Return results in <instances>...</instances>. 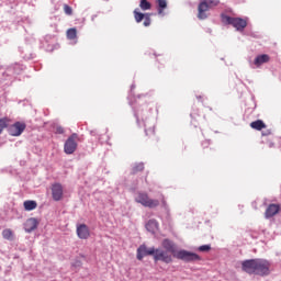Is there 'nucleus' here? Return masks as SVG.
Returning a JSON list of instances; mask_svg holds the SVG:
<instances>
[{"instance_id": "nucleus-1", "label": "nucleus", "mask_w": 281, "mask_h": 281, "mask_svg": "<svg viewBox=\"0 0 281 281\" xmlns=\"http://www.w3.org/2000/svg\"><path fill=\"white\" fill-rule=\"evenodd\" d=\"M161 247L165 249L164 254L171 256V258H177L178 260H183L184 262H196L201 260V256L188 250H177L175 241L170 239H164L161 241Z\"/></svg>"}, {"instance_id": "nucleus-2", "label": "nucleus", "mask_w": 281, "mask_h": 281, "mask_svg": "<svg viewBox=\"0 0 281 281\" xmlns=\"http://www.w3.org/2000/svg\"><path fill=\"white\" fill-rule=\"evenodd\" d=\"M146 256H153L155 262H165V265H170L172 262V255H168L164 252V249L150 247L148 248L146 245H140L137 248V260H144Z\"/></svg>"}, {"instance_id": "nucleus-3", "label": "nucleus", "mask_w": 281, "mask_h": 281, "mask_svg": "<svg viewBox=\"0 0 281 281\" xmlns=\"http://www.w3.org/2000/svg\"><path fill=\"white\" fill-rule=\"evenodd\" d=\"M271 263L265 259H248L243 261L241 269L246 273L255 276H269Z\"/></svg>"}, {"instance_id": "nucleus-4", "label": "nucleus", "mask_w": 281, "mask_h": 281, "mask_svg": "<svg viewBox=\"0 0 281 281\" xmlns=\"http://www.w3.org/2000/svg\"><path fill=\"white\" fill-rule=\"evenodd\" d=\"M221 1L218 0H203L198 5V19L200 21H204V19H207V11L210 8H216Z\"/></svg>"}, {"instance_id": "nucleus-5", "label": "nucleus", "mask_w": 281, "mask_h": 281, "mask_svg": "<svg viewBox=\"0 0 281 281\" xmlns=\"http://www.w3.org/2000/svg\"><path fill=\"white\" fill-rule=\"evenodd\" d=\"M136 203H140L144 207H149L150 210L159 207V200L150 199L148 193L139 192L136 196Z\"/></svg>"}, {"instance_id": "nucleus-6", "label": "nucleus", "mask_w": 281, "mask_h": 281, "mask_svg": "<svg viewBox=\"0 0 281 281\" xmlns=\"http://www.w3.org/2000/svg\"><path fill=\"white\" fill-rule=\"evenodd\" d=\"M77 148H78V134H72L67 138L64 145V153H66V155H74Z\"/></svg>"}, {"instance_id": "nucleus-7", "label": "nucleus", "mask_w": 281, "mask_h": 281, "mask_svg": "<svg viewBox=\"0 0 281 281\" xmlns=\"http://www.w3.org/2000/svg\"><path fill=\"white\" fill-rule=\"evenodd\" d=\"M224 21L228 23V25H233V27H236L238 31L245 30L247 27V21L240 19V18H232V16H225Z\"/></svg>"}, {"instance_id": "nucleus-8", "label": "nucleus", "mask_w": 281, "mask_h": 281, "mask_svg": "<svg viewBox=\"0 0 281 281\" xmlns=\"http://www.w3.org/2000/svg\"><path fill=\"white\" fill-rule=\"evenodd\" d=\"M77 236L81 240H87L89 236H91V232L89 231V226L87 224L77 225Z\"/></svg>"}, {"instance_id": "nucleus-9", "label": "nucleus", "mask_w": 281, "mask_h": 281, "mask_svg": "<svg viewBox=\"0 0 281 281\" xmlns=\"http://www.w3.org/2000/svg\"><path fill=\"white\" fill-rule=\"evenodd\" d=\"M25 131V124L21 122H16L9 128V135L12 137H19Z\"/></svg>"}, {"instance_id": "nucleus-10", "label": "nucleus", "mask_w": 281, "mask_h": 281, "mask_svg": "<svg viewBox=\"0 0 281 281\" xmlns=\"http://www.w3.org/2000/svg\"><path fill=\"white\" fill-rule=\"evenodd\" d=\"M52 195L55 201H60L63 199V184L60 183L53 184Z\"/></svg>"}, {"instance_id": "nucleus-11", "label": "nucleus", "mask_w": 281, "mask_h": 281, "mask_svg": "<svg viewBox=\"0 0 281 281\" xmlns=\"http://www.w3.org/2000/svg\"><path fill=\"white\" fill-rule=\"evenodd\" d=\"M36 227H38V220H36L34 217L26 220V222L24 224L25 232H27L30 234V233L34 232V229H36Z\"/></svg>"}, {"instance_id": "nucleus-12", "label": "nucleus", "mask_w": 281, "mask_h": 281, "mask_svg": "<svg viewBox=\"0 0 281 281\" xmlns=\"http://www.w3.org/2000/svg\"><path fill=\"white\" fill-rule=\"evenodd\" d=\"M278 212H280V205L279 204H270L265 213L266 218H271L273 216H276V214H278Z\"/></svg>"}, {"instance_id": "nucleus-13", "label": "nucleus", "mask_w": 281, "mask_h": 281, "mask_svg": "<svg viewBox=\"0 0 281 281\" xmlns=\"http://www.w3.org/2000/svg\"><path fill=\"white\" fill-rule=\"evenodd\" d=\"M271 60V57L267 54L258 55L255 58V65L256 67H260V65H265V63H269Z\"/></svg>"}, {"instance_id": "nucleus-14", "label": "nucleus", "mask_w": 281, "mask_h": 281, "mask_svg": "<svg viewBox=\"0 0 281 281\" xmlns=\"http://www.w3.org/2000/svg\"><path fill=\"white\" fill-rule=\"evenodd\" d=\"M23 205L26 212H32V210H36V207H38V203H36L34 200H26L24 201Z\"/></svg>"}, {"instance_id": "nucleus-15", "label": "nucleus", "mask_w": 281, "mask_h": 281, "mask_svg": "<svg viewBox=\"0 0 281 281\" xmlns=\"http://www.w3.org/2000/svg\"><path fill=\"white\" fill-rule=\"evenodd\" d=\"M250 127L255 131H262V128H267V124L262 120H257L250 123Z\"/></svg>"}, {"instance_id": "nucleus-16", "label": "nucleus", "mask_w": 281, "mask_h": 281, "mask_svg": "<svg viewBox=\"0 0 281 281\" xmlns=\"http://www.w3.org/2000/svg\"><path fill=\"white\" fill-rule=\"evenodd\" d=\"M158 5V14L164 15V11L168 8V1L166 0H156Z\"/></svg>"}, {"instance_id": "nucleus-17", "label": "nucleus", "mask_w": 281, "mask_h": 281, "mask_svg": "<svg viewBox=\"0 0 281 281\" xmlns=\"http://www.w3.org/2000/svg\"><path fill=\"white\" fill-rule=\"evenodd\" d=\"M76 38H78V31L76 29H69L67 31V40L76 41Z\"/></svg>"}, {"instance_id": "nucleus-18", "label": "nucleus", "mask_w": 281, "mask_h": 281, "mask_svg": "<svg viewBox=\"0 0 281 281\" xmlns=\"http://www.w3.org/2000/svg\"><path fill=\"white\" fill-rule=\"evenodd\" d=\"M2 238L5 240H12L14 238V233L10 228L2 231Z\"/></svg>"}, {"instance_id": "nucleus-19", "label": "nucleus", "mask_w": 281, "mask_h": 281, "mask_svg": "<svg viewBox=\"0 0 281 281\" xmlns=\"http://www.w3.org/2000/svg\"><path fill=\"white\" fill-rule=\"evenodd\" d=\"M145 18H146V14L137 11V9L134 10V19L136 23H142V21H144Z\"/></svg>"}, {"instance_id": "nucleus-20", "label": "nucleus", "mask_w": 281, "mask_h": 281, "mask_svg": "<svg viewBox=\"0 0 281 281\" xmlns=\"http://www.w3.org/2000/svg\"><path fill=\"white\" fill-rule=\"evenodd\" d=\"M8 124H10V119L8 117L0 119V135L1 133H3L4 128H8Z\"/></svg>"}, {"instance_id": "nucleus-21", "label": "nucleus", "mask_w": 281, "mask_h": 281, "mask_svg": "<svg viewBox=\"0 0 281 281\" xmlns=\"http://www.w3.org/2000/svg\"><path fill=\"white\" fill-rule=\"evenodd\" d=\"M157 227H159V224L155 220H151L146 224V229H148V232H153V229H157Z\"/></svg>"}, {"instance_id": "nucleus-22", "label": "nucleus", "mask_w": 281, "mask_h": 281, "mask_svg": "<svg viewBox=\"0 0 281 281\" xmlns=\"http://www.w3.org/2000/svg\"><path fill=\"white\" fill-rule=\"evenodd\" d=\"M139 8L140 10L146 11V10H150L153 8V4H150L148 0H140Z\"/></svg>"}, {"instance_id": "nucleus-23", "label": "nucleus", "mask_w": 281, "mask_h": 281, "mask_svg": "<svg viewBox=\"0 0 281 281\" xmlns=\"http://www.w3.org/2000/svg\"><path fill=\"white\" fill-rule=\"evenodd\" d=\"M64 12L68 16H71V14H74V9H71V7H69L68 4H64Z\"/></svg>"}, {"instance_id": "nucleus-24", "label": "nucleus", "mask_w": 281, "mask_h": 281, "mask_svg": "<svg viewBox=\"0 0 281 281\" xmlns=\"http://www.w3.org/2000/svg\"><path fill=\"white\" fill-rule=\"evenodd\" d=\"M142 170H144V164H138L136 166H134L133 168V173H137V172H142Z\"/></svg>"}, {"instance_id": "nucleus-25", "label": "nucleus", "mask_w": 281, "mask_h": 281, "mask_svg": "<svg viewBox=\"0 0 281 281\" xmlns=\"http://www.w3.org/2000/svg\"><path fill=\"white\" fill-rule=\"evenodd\" d=\"M144 19V25L148 27L150 25V13H146Z\"/></svg>"}, {"instance_id": "nucleus-26", "label": "nucleus", "mask_w": 281, "mask_h": 281, "mask_svg": "<svg viewBox=\"0 0 281 281\" xmlns=\"http://www.w3.org/2000/svg\"><path fill=\"white\" fill-rule=\"evenodd\" d=\"M200 251H210L212 249V246L211 245H202L198 248Z\"/></svg>"}, {"instance_id": "nucleus-27", "label": "nucleus", "mask_w": 281, "mask_h": 281, "mask_svg": "<svg viewBox=\"0 0 281 281\" xmlns=\"http://www.w3.org/2000/svg\"><path fill=\"white\" fill-rule=\"evenodd\" d=\"M56 133L58 135H63V133H65V128H63L61 126H58V127H56Z\"/></svg>"}, {"instance_id": "nucleus-28", "label": "nucleus", "mask_w": 281, "mask_h": 281, "mask_svg": "<svg viewBox=\"0 0 281 281\" xmlns=\"http://www.w3.org/2000/svg\"><path fill=\"white\" fill-rule=\"evenodd\" d=\"M202 146H203V148H207V146H210V140H204L202 143Z\"/></svg>"}, {"instance_id": "nucleus-29", "label": "nucleus", "mask_w": 281, "mask_h": 281, "mask_svg": "<svg viewBox=\"0 0 281 281\" xmlns=\"http://www.w3.org/2000/svg\"><path fill=\"white\" fill-rule=\"evenodd\" d=\"M149 133H150L151 135H155V128H150V130H149Z\"/></svg>"}, {"instance_id": "nucleus-30", "label": "nucleus", "mask_w": 281, "mask_h": 281, "mask_svg": "<svg viewBox=\"0 0 281 281\" xmlns=\"http://www.w3.org/2000/svg\"><path fill=\"white\" fill-rule=\"evenodd\" d=\"M161 203H162V205H166V199L164 196L161 199Z\"/></svg>"}, {"instance_id": "nucleus-31", "label": "nucleus", "mask_w": 281, "mask_h": 281, "mask_svg": "<svg viewBox=\"0 0 281 281\" xmlns=\"http://www.w3.org/2000/svg\"><path fill=\"white\" fill-rule=\"evenodd\" d=\"M263 135H271V132H268V133H266V134L263 133Z\"/></svg>"}, {"instance_id": "nucleus-32", "label": "nucleus", "mask_w": 281, "mask_h": 281, "mask_svg": "<svg viewBox=\"0 0 281 281\" xmlns=\"http://www.w3.org/2000/svg\"><path fill=\"white\" fill-rule=\"evenodd\" d=\"M273 146V144H270V147Z\"/></svg>"}]
</instances>
